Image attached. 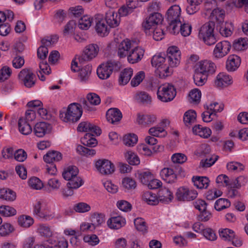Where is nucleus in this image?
I'll return each mask as SVG.
<instances>
[{
	"instance_id": "f257e3e1",
	"label": "nucleus",
	"mask_w": 248,
	"mask_h": 248,
	"mask_svg": "<svg viewBox=\"0 0 248 248\" xmlns=\"http://www.w3.org/2000/svg\"><path fill=\"white\" fill-rule=\"evenodd\" d=\"M82 107L81 104L72 103L68 106L66 112L60 113V117L65 122H76L82 114Z\"/></svg>"
},
{
	"instance_id": "f03ea898",
	"label": "nucleus",
	"mask_w": 248,
	"mask_h": 248,
	"mask_svg": "<svg viewBox=\"0 0 248 248\" xmlns=\"http://www.w3.org/2000/svg\"><path fill=\"white\" fill-rule=\"evenodd\" d=\"M166 61L164 54L154 55L151 60L152 65L156 68V75L161 78H165L170 74L168 65L165 63Z\"/></svg>"
},
{
	"instance_id": "7ed1b4c3",
	"label": "nucleus",
	"mask_w": 248,
	"mask_h": 248,
	"mask_svg": "<svg viewBox=\"0 0 248 248\" xmlns=\"http://www.w3.org/2000/svg\"><path fill=\"white\" fill-rule=\"evenodd\" d=\"M215 26L214 22L209 21L203 24L199 30V39L202 40L207 45H214L217 42L214 34Z\"/></svg>"
},
{
	"instance_id": "20e7f679",
	"label": "nucleus",
	"mask_w": 248,
	"mask_h": 248,
	"mask_svg": "<svg viewBox=\"0 0 248 248\" xmlns=\"http://www.w3.org/2000/svg\"><path fill=\"white\" fill-rule=\"evenodd\" d=\"M33 213L37 217L43 220H50L54 217V213L43 201H37L34 204Z\"/></svg>"
},
{
	"instance_id": "39448f33",
	"label": "nucleus",
	"mask_w": 248,
	"mask_h": 248,
	"mask_svg": "<svg viewBox=\"0 0 248 248\" xmlns=\"http://www.w3.org/2000/svg\"><path fill=\"white\" fill-rule=\"evenodd\" d=\"M176 94L174 86L169 83H165L159 86L157 93L158 98L164 102L172 100Z\"/></svg>"
},
{
	"instance_id": "423d86ee",
	"label": "nucleus",
	"mask_w": 248,
	"mask_h": 248,
	"mask_svg": "<svg viewBox=\"0 0 248 248\" xmlns=\"http://www.w3.org/2000/svg\"><path fill=\"white\" fill-rule=\"evenodd\" d=\"M118 68L119 62L110 60L99 66L97 69V74L99 78L106 79L110 77L113 70H117Z\"/></svg>"
},
{
	"instance_id": "0eeeda50",
	"label": "nucleus",
	"mask_w": 248,
	"mask_h": 248,
	"mask_svg": "<svg viewBox=\"0 0 248 248\" xmlns=\"http://www.w3.org/2000/svg\"><path fill=\"white\" fill-rule=\"evenodd\" d=\"M18 77L19 80L27 88H31L35 84L36 77L31 69H22L19 73Z\"/></svg>"
},
{
	"instance_id": "6e6552de",
	"label": "nucleus",
	"mask_w": 248,
	"mask_h": 248,
	"mask_svg": "<svg viewBox=\"0 0 248 248\" xmlns=\"http://www.w3.org/2000/svg\"><path fill=\"white\" fill-rule=\"evenodd\" d=\"M197 191L185 187H179L176 193V198L179 201H190L196 198Z\"/></svg>"
},
{
	"instance_id": "1a4fd4ad",
	"label": "nucleus",
	"mask_w": 248,
	"mask_h": 248,
	"mask_svg": "<svg viewBox=\"0 0 248 248\" xmlns=\"http://www.w3.org/2000/svg\"><path fill=\"white\" fill-rule=\"evenodd\" d=\"M87 100L83 99L80 103L83 108L87 111H93L94 108L93 106L98 105L100 103V97L95 93H88L86 97Z\"/></svg>"
},
{
	"instance_id": "9d476101",
	"label": "nucleus",
	"mask_w": 248,
	"mask_h": 248,
	"mask_svg": "<svg viewBox=\"0 0 248 248\" xmlns=\"http://www.w3.org/2000/svg\"><path fill=\"white\" fill-rule=\"evenodd\" d=\"M181 58V52L178 47L172 46L168 48L167 50V60L169 65L170 67H176L179 63Z\"/></svg>"
},
{
	"instance_id": "9b49d317",
	"label": "nucleus",
	"mask_w": 248,
	"mask_h": 248,
	"mask_svg": "<svg viewBox=\"0 0 248 248\" xmlns=\"http://www.w3.org/2000/svg\"><path fill=\"white\" fill-rule=\"evenodd\" d=\"M97 170L102 174H112L115 170L114 164L107 159H99L95 163Z\"/></svg>"
},
{
	"instance_id": "f8f14e48",
	"label": "nucleus",
	"mask_w": 248,
	"mask_h": 248,
	"mask_svg": "<svg viewBox=\"0 0 248 248\" xmlns=\"http://www.w3.org/2000/svg\"><path fill=\"white\" fill-rule=\"evenodd\" d=\"M231 47V44L228 41H222L217 44L213 51V56L217 59H220L226 56Z\"/></svg>"
},
{
	"instance_id": "ddd939ff",
	"label": "nucleus",
	"mask_w": 248,
	"mask_h": 248,
	"mask_svg": "<svg viewBox=\"0 0 248 248\" xmlns=\"http://www.w3.org/2000/svg\"><path fill=\"white\" fill-rule=\"evenodd\" d=\"M98 51L99 47L96 44H90L87 46L82 56L78 58L80 64L83 61H89L95 57Z\"/></svg>"
},
{
	"instance_id": "4468645a",
	"label": "nucleus",
	"mask_w": 248,
	"mask_h": 248,
	"mask_svg": "<svg viewBox=\"0 0 248 248\" xmlns=\"http://www.w3.org/2000/svg\"><path fill=\"white\" fill-rule=\"evenodd\" d=\"M216 66L211 61L204 60L200 62L196 66V69L207 77L212 75L216 71Z\"/></svg>"
},
{
	"instance_id": "2eb2a0df",
	"label": "nucleus",
	"mask_w": 248,
	"mask_h": 248,
	"mask_svg": "<svg viewBox=\"0 0 248 248\" xmlns=\"http://www.w3.org/2000/svg\"><path fill=\"white\" fill-rule=\"evenodd\" d=\"M144 50L140 46L133 47L130 51L127 58L128 62L132 64L139 62L143 58Z\"/></svg>"
},
{
	"instance_id": "dca6fc26",
	"label": "nucleus",
	"mask_w": 248,
	"mask_h": 248,
	"mask_svg": "<svg viewBox=\"0 0 248 248\" xmlns=\"http://www.w3.org/2000/svg\"><path fill=\"white\" fill-rule=\"evenodd\" d=\"M95 20V29L97 33L101 36L107 35L109 32L110 28L106 24V21L101 16H97Z\"/></svg>"
},
{
	"instance_id": "f3484780",
	"label": "nucleus",
	"mask_w": 248,
	"mask_h": 248,
	"mask_svg": "<svg viewBox=\"0 0 248 248\" xmlns=\"http://www.w3.org/2000/svg\"><path fill=\"white\" fill-rule=\"evenodd\" d=\"M104 19L110 28L117 27L120 22V18L113 9H110L106 12Z\"/></svg>"
},
{
	"instance_id": "a211bd4d",
	"label": "nucleus",
	"mask_w": 248,
	"mask_h": 248,
	"mask_svg": "<svg viewBox=\"0 0 248 248\" xmlns=\"http://www.w3.org/2000/svg\"><path fill=\"white\" fill-rule=\"evenodd\" d=\"M77 130L79 132L93 133L97 136L100 135L101 133L99 127L88 122L80 123L78 125Z\"/></svg>"
},
{
	"instance_id": "6ab92c4d",
	"label": "nucleus",
	"mask_w": 248,
	"mask_h": 248,
	"mask_svg": "<svg viewBox=\"0 0 248 248\" xmlns=\"http://www.w3.org/2000/svg\"><path fill=\"white\" fill-rule=\"evenodd\" d=\"M160 175L162 179L167 183L173 184L177 181V175L171 168H163L160 171Z\"/></svg>"
},
{
	"instance_id": "aec40b11",
	"label": "nucleus",
	"mask_w": 248,
	"mask_h": 248,
	"mask_svg": "<svg viewBox=\"0 0 248 248\" xmlns=\"http://www.w3.org/2000/svg\"><path fill=\"white\" fill-rule=\"evenodd\" d=\"M133 47V44L129 39L124 40L119 45L118 48V55L120 58L126 57L132 48Z\"/></svg>"
},
{
	"instance_id": "412c9836",
	"label": "nucleus",
	"mask_w": 248,
	"mask_h": 248,
	"mask_svg": "<svg viewBox=\"0 0 248 248\" xmlns=\"http://www.w3.org/2000/svg\"><path fill=\"white\" fill-rule=\"evenodd\" d=\"M167 19L169 22L174 21L175 22H180L181 19L183 20L180 16L181 9L178 5H174L171 6L167 11Z\"/></svg>"
},
{
	"instance_id": "4be33fe9",
	"label": "nucleus",
	"mask_w": 248,
	"mask_h": 248,
	"mask_svg": "<svg viewBox=\"0 0 248 248\" xmlns=\"http://www.w3.org/2000/svg\"><path fill=\"white\" fill-rule=\"evenodd\" d=\"M50 125L46 122L37 123L34 125L33 132L38 137H43L50 132Z\"/></svg>"
},
{
	"instance_id": "5701e85b",
	"label": "nucleus",
	"mask_w": 248,
	"mask_h": 248,
	"mask_svg": "<svg viewBox=\"0 0 248 248\" xmlns=\"http://www.w3.org/2000/svg\"><path fill=\"white\" fill-rule=\"evenodd\" d=\"M126 224L124 218L121 216L111 217L107 221L108 227L113 230H118L124 227Z\"/></svg>"
},
{
	"instance_id": "b1692460",
	"label": "nucleus",
	"mask_w": 248,
	"mask_h": 248,
	"mask_svg": "<svg viewBox=\"0 0 248 248\" xmlns=\"http://www.w3.org/2000/svg\"><path fill=\"white\" fill-rule=\"evenodd\" d=\"M156 120V117L153 114H138L137 121L139 124L144 126H149L153 124Z\"/></svg>"
},
{
	"instance_id": "393cba45",
	"label": "nucleus",
	"mask_w": 248,
	"mask_h": 248,
	"mask_svg": "<svg viewBox=\"0 0 248 248\" xmlns=\"http://www.w3.org/2000/svg\"><path fill=\"white\" fill-rule=\"evenodd\" d=\"M232 83V78L229 75L224 73H219L215 81V85L217 87H226Z\"/></svg>"
},
{
	"instance_id": "a878e982",
	"label": "nucleus",
	"mask_w": 248,
	"mask_h": 248,
	"mask_svg": "<svg viewBox=\"0 0 248 248\" xmlns=\"http://www.w3.org/2000/svg\"><path fill=\"white\" fill-rule=\"evenodd\" d=\"M52 40L43 39L41 40L42 45L38 48L37 56L41 60H45L48 54L47 46L51 45Z\"/></svg>"
},
{
	"instance_id": "bb28decb",
	"label": "nucleus",
	"mask_w": 248,
	"mask_h": 248,
	"mask_svg": "<svg viewBox=\"0 0 248 248\" xmlns=\"http://www.w3.org/2000/svg\"><path fill=\"white\" fill-rule=\"evenodd\" d=\"M241 59L239 57L235 55H231L226 62V69L228 71H234L239 67Z\"/></svg>"
},
{
	"instance_id": "cd10ccee",
	"label": "nucleus",
	"mask_w": 248,
	"mask_h": 248,
	"mask_svg": "<svg viewBox=\"0 0 248 248\" xmlns=\"http://www.w3.org/2000/svg\"><path fill=\"white\" fill-rule=\"evenodd\" d=\"M106 117L108 122L111 124L119 122L122 118V114L117 108L109 109L106 113Z\"/></svg>"
},
{
	"instance_id": "c85d7f7f",
	"label": "nucleus",
	"mask_w": 248,
	"mask_h": 248,
	"mask_svg": "<svg viewBox=\"0 0 248 248\" xmlns=\"http://www.w3.org/2000/svg\"><path fill=\"white\" fill-rule=\"evenodd\" d=\"M173 198L172 193L166 187H162L158 192L159 202L164 203H168L171 202Z\"/></svg>"
},
{
	"instance_id": "c756f323",
	"label": "nucleus",
	"mask_w": 248,
	"mask_h": 248,
	"mask_svg": "<svg viewBox=\"0 0 248 248\" xmlns=\"http://www.w3.org/2000/svg\"><path fill=\"white\" fill-rule=\"evenodd\" d=\"M217 30L222 36L227 37L232 35L233 28L232 23L222 22L217 25Z\"/></svg>"
},
{
	"instance_id": "7c9ffc66",
	"label": "nucleus",
	"mask_w": 248,
	"mask_h": 248,
	"mask_svg": "<svg viewBox=\"0 0 248 248\" xmlns=\"http://www.w3.org/2000/svg\"><path fill=\"white\" fill-rule=\"evenodd\" d=\"M192 182L194 185L199 189H206L209 185L210 181L206 176H193Z\"/></svg>"
},
{
	"instance_id": "2f4dec72",
	"label": "nucleus",
	"mask_w": 248,
	"mask_h": 248,
	"mask_svg": "<svg viewBox=\"0 0 248 248\" xmlns=\"http://www.w3.org/2000/svg\"><path fill=\"white\" fill-rule=\"evenodd\" d=\"M62 158L61 153L55 151H49L44 156V160L47 164H53V162L59 161Z\"/></svg>"
},
{
	"instance_id": "473e14b6",
	"label": "nucleus",
	"mask_w": 248,
	"mask_h": 248,
	"mask_svg": "<svg viewBox=\"0 0 248 248\" xmlns=\"http://www.w3.org/2000/svg\"><path fill=\"white\" fill-rule=\"evenodd\" d=\"M192 130L194 134L203 138H207L211 134L210 129L203 127L200 124L194 126L193 127Z\"/></svg>"
},
{
	"instance_id": "72a5a7b5",
	"label": "nucleus",
	"mask_w": 248,
	"mask_h": 248,
	"mask_svg": "<svg viewBox=\"0 0 248 248\" xmlns=\"http://www.w3.org/2000/svg\"><path fill=\"white\" fill-rule=\"evenodd\" d=\"M133 75V70L131 68H125L122 71L119 78L120 85H124L130 80Z\"/></svg>"
},
{
	"instance_id": "f704fd0d",
	"label": "nucleus",
	"mask_w": 248,
	"mask_h": 248,
	"mask_svg": "<svg viewBox=\"0 0 248 248\" xmlns=\"http://www.w3.org/2000/svg\"><path fill=\"white\" fill-rule=\"evenodd\" d=\"M37 232L42 236L49 238L54 235L53 231L50 227L46 224H39L37 229Z\"/></svg>"
},
{
	"instance_id": "c9c22d12",
	"label": "nucleus",
	"mask_w": 248,
	"mask_h": 248,
	"mask_svg": "<svg viewBox=\"0 0 248 248\" xmlns=\"http://www.w3.org/2000/svg\"><path fill=\"white\" fill-rule=\"evenodd\" d=\"M18 125L19 131L23 135H29L32 131L30 124L23 118L19 119Z\"/></svg>"
},
{
	"instance_id": "e433bc0d",
	"label": "nucleus",
	"mask_w": 248,
	"mask_h": 248,
	"mask_svg": "<svg viewBox=\"0 0 248 248\" xmlns=\"http://www.w3.org/2000/svg\"><path fill=\"white\" fill-rule=\"evenodd\" d=\"M78 173V168L75 166H71L64 170L62 173V176L65 180L68 181L75 177H77Z\"/></svg>"
},
{
	"instance_id": "4c0bfd02",
	"label": "nucleus",
	"mask_w": 248,
	"mask_h": 248,
	"mask_svg": "<svg viewBox=\"0 0 248 248\" xmlns=\"http://www.w3.org/2000/svg\"><path fill=\"white\" fill-rule=\"evenodd\" d=\"M135 99L139 103L147 105L151 102V97L145 92H138L134 96Z\"/></svg>"
},
{
	"instance_id": "58836bf2",
	"label": "nucleus",
	"mask_w": 248,
	"mask_h": 248,
	"mask_svg": "<svg viewBox=\"0 0 248 248\" xmlns=\"http://www.w3.org/2000/svg\"><path fill=\"white\" fill-rule=\"evenodd\" d=\"M92 70V66L90 64H87L79 70V78L81 82L87 81L90 78Z\"/></svg>"
},
{
	"instance_id": "ea45409f",
	"label": "nucleus",
	"mask_w": 248,
	"mask_h": 248,
	"mask_svg": "<svg viewBox=\"0 0 248 248\" xmlns=\"http://www.w3.org/2000/svg\"><path fill=\"white\" fill-rule=\"evenodd\" d=\"M142 199L147 203L151 205H155L158 203L159 200L155 194L150 191L144 193Z\"/></svg>"
},
{
	"instance_id": "a19ab883",
	"label": "nucleus",
	"mask_w": 248,
	"mask_h": 248,
	"mask_svg": "<svg viewBox=\"0 0 248 248\" xmlns=\"http://www.w3.org/2000/svg\"><path fill=\"white\" fill-rule=\"evenodd\" d=\"M207 76L195 69L193 75L195 84L198 86L203 85L207 80Z\"/></svg>"
},
{
	"instance_id": "79ce46f5",
	"label": "nucleus",
	"mask_w": 248,
	"mask_h": 248,
	"mask_svg": "<svg viewBox=\"0 0 248 248\" xmlns=\"http://www.w3.org/2000/svg\"><path fill=\"white\" fill-rule=\"evenodd\" d=\"M16 193L9 189H0V199L8 201H13L16 199Z\"/></svg>"
},
{
	"instance_id": "37998d69",
	"label": "nucleus",
	"mask_w": 248,
	"mask_h": 248,
	"mask_svg": "<svg viewBox=\"0 0 248 248\" xmlns=\"http://www.w3.org/2000/svg\"><path fill=\"white\" fill-rule=\"evenodd\" d=\"M196 113L194 110H189L186 111L184 115L183 121L185 125L189 126L196 121Z\"/></svg>"
},
{
	"instance_id": "c03bdc74",
	"label": "nucleus",
	"mask_w": 248,
	"mask_h": 248,
	"mask_svg": "<svg viewBox=\"0 0 248 248\" xmlns=\"http://www.w3.org/2000/svg\"><path fill=\"white\" fill-rule=\"evenodd\" d=\"M248 46V39L247 38H240L234 41L233 47L237 51L243 50L247 48Z\"/></svg>"
},
{
	"instance_id": "a18cd8bd",
	"label": "nucleus",
	"mask_w": 248,
	"mask_h": 248,
	"mask_svg": "<svg viewBox=\"0 0 248 248\" xmlns=\"http://www.w3.org/2000/svg\"><path fill=\"white\" fill-rule=\"evenodd\" d=\"M92 22V19L89 16L85 15L79 19L78 26L81 30H87L91 26Z\"/></svg>"
},
{
	"instance_id": "49530a36",
	"label": "nucleus",
	"mask_w": 248,
	"mask_h": 248,
	"mask_svg": "<svg viewBox=\"0 0 248 248\" xmlns=\"http://www.w3.org/2000/svg\"><path fill=\"white\" fill-rule=\"evenodd\" d=\"M138 177L142 184L147 186L152 179L153 175L149 171H140L138 173Z\"/></svg>"
},
{
	"instance_id": "de8ad7c7",
	"label": "nucleus",
	"mask_w": 248,
	"mask_h": 248,
	"mask_svg": "<svg viewBox=\"0 0 248 248\" xmlns=\"http://www.w3.org/2000/svg\"><path fill=\"white\" fill-rule=\"evenodd\" d=\"M224 12L219 8L215 9L213 10L211 17L212 20H216L218 24L224 22Z\"/></svg>"
},
{
	"instance_id": "09e8293b",
	"label": "nucleus",
	"mask_w": 248,
	"mask_h": 248,
	"mask_svg": "<svg viewBox=\"0 0 248 248\" xmlns=\"http://www.w3.org/2000/svg\"><path fill=\"white\" fill-rule=\"evenodd\" d=\"M230 205L231 202L228 200L224 198H220L215 202L214 207L216 210L221 211L228 208Z\"/></svg>"
},
{
	"instance_id": "8fccbe9b",
	"label": "nucleus",
	"mask_w": 248,
	"mask_h": 248,
	"mask_svg": "<svg viewBox=\"0 0 248 248\" xmlns=\"http://www.w3.org/2000/svg\"><path fill=\"white\" fill-rule=\"evenodd\" d=\"M18 222L20 226L25 228H28L33 224L34 221L31 217L26 215H23L18 217Z\"/></svg>"
},
{
	"instance_id": "3c124183",
	"label": "nucleus",
	"mask_w": 248,
	"mask_h": 248,
	"mask_svg": "<svg viewBox=\"0 0 248 248\" xmlns=\"http://www.w3.org/2000/svg\"><path fill=\"white\" fill-rule=\"evenodd\" d=\"M125 157L128 163L132 165H137L140 164V161L139 157L134 152L132 151H127Z\"/></svg>"
},
{
	"instance_id": "603ef678",
	"label": "nucleus",
	"mask_w": 248,
	"mask_h": 248,
	"mask_svg": "<svg viewBox=\"0 0 248 248\" xmlns=\"http://www.w3.org/2000/svg\"><path fill=\"white\" fill-rule=\"evenodd\" d=\"M201 92L198 89L192 90L189 93V102L195 104H198L201 98Z\"/></svg>"
},
{
	"instance_id": "864d4df0",
	"label": "nucleus",
	"mask_w": 248,
	"mask_h": 248,
	"mask_svg": "<svg viewBox=\"0 0 248 248\" xmlns=\"http://www.w3.org/2000/svg\"><path fill=\"white\" fill-rule=\"evenodd\" d=\"M142 26L145 33L149 35L151 34V32H152L153 30L155 29V27H157V26L153 23V20H150L148 17H146L143 21Z\"/></svg>"
},
{
	"instance_id": "5fc2aeb1",
	"label": "nucleus",
	"mask_w": 248,
	"mask_h": 248,
	"mask_svg": "<svg viewBox=\"0 0 248 248\" xmlns=\"http://www.w3.org/2000/svg\"><path fill=\"white\" fill-rule=\"evenodd\" d=\"M0 214L4 217H10L15 215L16 211L12 207L1 205L0 206Z\"/></svg>"
},
{
	"instance_id": "6e6d98bb",
	"label": "nucleus",
	"mask_w": 248,
	"mask_h": 248,
	"mask_svg": "<svg viewBox=\"0 0 248 248\" xmlns=\"http://www.w3.org/2000/svg\"><path fill=\"white\" fill-rule=\"evenodd\" d=\"M105 215L103 214L94 213L92 217V221L93 228L94 229V226H98L103 223Z\"/></svg>"
},
{
	"instance_id": "4d7b16f0",
	"label": "nucleus",
	"mask_w": 248,
	"mask_h": 248,
	"mask_svg": "<svg viewBox=\"0 0 248 248\" xmlns=\"http://www.w3.org/2000/svg\"><path fill=\"white\" fill-rule=\"evenodd\" d=\"M77 151L80 155L86 156H93L96 154L95 150L89 149L82 145H78L77 147Z\"/></svg>"
},
{
	"instance_id": "13d9d810",
	"label": "nucleus",
	"mask_w": 248,
	"mask_h": 248,
	"mask_svg": "<svg viewBox=\"0 0 248 248\" xmlns=\"http://www.w3.org/2000/svg\"><path fill=\"white\" fill-rule=\"evenodd\" d=\"M138 141V137L134 134L126 135L123 140L124 144L128 146H133Z\"/></svg>"
},
{
	"instance_id": "bf43d9fd",
	"label": "nucleus",
	"mask_w": 248,
	"mask_h": 248,
	"mask_svg": "<svg viewBox=\"0 0 248 248\" xmlns=\"http://www.w3.org/2000/svg\"><path fill=\"white\" fill-rule=\"evenodd\" d=\"M93 134V133H86L83 139V140H86V141H84L83 143L88 147H95L97 145V142L94 138L92 137Z\"/></svg>"
},
{
	"instance_id": "052dcab7",
	"label": "nucleus",
	"mask_w": 248,
	"mask_h": 248,
	"mask_svg": "<svg viewBox=\"0 0 248 248\" xmlns=\"http://www.w3.org/2000/svg\"><path fill=\"white\" fill-rule=\"evenodd\" d=\"M222 194V192L216 188L214 189L209 190L205 194V196L206 199L208 201H213L215 199L221 196Z\"/></svg>"
},
{
	"instance_id": "680f3d73",
	"label": "nucleus",
	"mask_w": 248,
	"mask_h": 248,
	"mask_svg": "<svg viewBox=\"0 0 248 248\" xmlns=\"http://www.w3.org/2000/svg\"><path fill=\"white\" fill-rule=\"evenodd\" d=\"M145 78V73L140 71L138 72L131 81V85L132 87L138 86Z\"/></svg>"
},
{
	"instance_id": "e2e57ef3",
	"label": "nucleus",
	"mask_w": 248,
	"mask_h": 248,
	"mask_svg": "<svg viewBox=\"0 0 248 248\" xmlns=\"http://www.w3.org/2000/svg\"><path fill=\"white\" fill-rule=\"evenodd\" d=\"M134 225L136 229L143 232H147V227L146 225V222L142 218L138 217L134 220Z\"/></svg>"
},
{
	"instance_id": "0e129e2a",
	"label": "nucleus",
	"mask_w": 248,
	"mask_h": 248,
	"mask_svg": "<svg viewBox=\"0 0 248 248\" xmlns=\"http://www.w3.org/2000/svg\"><path fill=\"white\" fill-rule=\"evenodd\" d=\"M150 20H153V22L157 27L162 26V22L163 18L162 15L158 12H154L151 14L148 17Z\"/></svg>"
},
{
	"instance_id": "69168bd1",
	"label": "nucleus",
	"mask_w": 248,
	"mask_h": 248,
	"mask_svg": "<svg viewBox=\"0 0 248 248\" xmlns=\"http://www.w3.org/2000/svg\"><path fill=\"white\" fill-rule=\"evenodd\" d=\"M153 33V37L154 39L156 41H160L164 38V31L162 28V25L155 27L153 30L152 32H151V34Z\"/></svg>"
},
{
	"instance_id": "338daca9",
	"label": "nucleus",
	"mask_w": 248,
	"mask_h": 248,
	"mask_svg": "<svg viewBox=\"0 0 248 248\" xmlns=\"http://www.w3.org/2000/svg\"><path fill=\"white\" fill-rule=\"evenodd\" d=\"M123 186L128 190L135 189L136 187V183L134 180L129 177H125L122 180Z\"/></svg>"
},
{
	"instance_id": "774afa93",
	"label": "nucleus",
	"mask_w": 248,
	"mask_h": 248,
	"mask_svg": "<svg viewBox=\"0 0 248 248\" xmlns=\"http://www.w3.org/2000/svg\"><path fill=\"white\" fill-rule=\"evenodd\" d=\"M69 182L67 184V186L73 189H77L81 186L83 182L82 179L79 177H75L68 180Z\"/></svg>"
}]
</instances>
